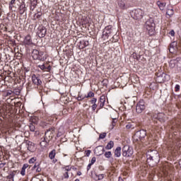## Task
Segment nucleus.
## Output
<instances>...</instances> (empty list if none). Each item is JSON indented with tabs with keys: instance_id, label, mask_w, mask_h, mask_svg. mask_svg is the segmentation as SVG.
<instances>
[{
	"instance_id": "obj_1",
	"label": "nucleus",
	"mask_w": 181,
	"mask_h": 181,
	"mask_svg": "<svg viewBox=\"0 0 181 181\" xmlns=\"http://www.w3.org/2000/svg\"><path fill=\"white\" fill-rule=\"evenodd\" d=\"M146 136V132L144 130H141L139 132H137L134 136V141H137L138 142L144 141V139Z\"/></svg>"
},
{
	"instance_id": "obj_2",
	"label": "nucleus",
	"mask_w": 181,
	"mask_h": 181,
	"mask_svg": "<svg viewBox=\"0 0 181 181\" xmlns=\"http://www.w3.org/2000/svg\"><path fill=\"white\" fill-rule=\"evenodd\" d=\"M45 141L46 144L48 142H50L52 139H53V136H54V129L53 128H51L48 129L45 134Z\"/></svg>"
},
{
	"instance_id": "obj_3",
	"label": "nucleus",
	"mask_w": 181,
	"mask_h": 181,
	"mask_svg": "<svg viewBox=\"0 0 181 181\" xmlns=\"http://www.w3.org/2000/svg\"><path fill=\"white\" fill-rule=\"evenodd\" d=\"M156 81H157V83H165V81H168V78L169 77V75L165 74V73H161V74H156Z\"/></svg>"
},
{
	"instance_id": "obj_4",
	"label": "nucleus",
	"mask_w": 181,
	"mask_h": 181,
	"mask_svg": "<svg viewBox=\"0 0 181 181\" xmlns=\"http://www.w3.org/2000/svg\"><path fill=\"white\" fill-rule=\"evenodd\" d=\"M145 108H146V106H145V102L144 100H140L136 104V112H137V114H142V112L145 111Z\"/></svg>"
},
{
	"instance_id": "obj_5",
	"label": "nucleus",
	"mask_w": 181,
	"mask_h": 181,
	"mask_svg": "<svg viewBox=\"0 0 181 181\" xmlns=\"http://www.w3.org/2000/svg\"><path fill=\"white\" fill-rule=\"evenodd\" d=\"M134 153V150L132 148L129 147V146L126 145L122 148V156H125L126 158H129Z\"/></svg>"
},
{
	"instance_id": "obj_6",
	"label": "nucleus",
	"mask_w": 181,
	"mask_h": 181,
	"mask_svg": "<svg viewBox=\"0 0 181 181\" xmlns=\"http://www.w3.org/2000/svg\"><path fill=\"white\" fill-rule=\"evenodd\" d=\"M134 19H142L144 15H145V11L141 8H137L134 11Z\"/></svg>"
},
{
	"instance_id": "obj_7",
	"label": "nucleus",
	"mask_w": 181,
	"mask_h": 181,
	"mask_svg": "<svg viewBox=\"0 0 181 181\" xmlns=\"http://www.w3.org/2000/svg\"><path fill=\"white\" fill-rule=\"evenodd\" d=\"M33 59L34 60H42V56H43V52H39L37 49H33L32 52Z\"/></svg>"
},
{
	"instance_id": "obj_8",
	"label": "nucleus",
	"mask_w": 181,
	"mask_h": 181,
	"mask_svg": "<svg viewBox=\"0 0 181 181\" xmlns=\"http://www.w3.org/2000/svg\"><path fill=\"white\" fill-rule=\"evenodd\" d=\"M71 170V167L70 165H66L62 168V172L64 179H69V172Z\"/></svg>"
},
{
	"instance_id": "obj_9",
	"label": "nucleus",
	"mask_w": 181,
	"mask_h": 181,
	"mask_svg": "<svg viewBox=\"0 0 181 181\" xmlns=\"http://www.w3.org/2000/svg\"><path fill=\"white\" fill-rule=\"evenodd\" d=\"M104 152H105V150H104V148L103 147V146H98V147H96L94 149V153L97 156H101V155H103V153H104Z\"/></svg>"
},
{
	"instance_id": "obj_10",
	"label": "nucleus",
	"mask_w": 181,
	"mask_h": 181,
	"mask_svg": "<svg viewBox=\"0 0 181 181\" xmlns=\"http://www.w3.org/2000/svg\"><path fill=\"white\" fill-rule=\"evenodd\" d=\"M23 44L25 46H30V45H33V41H32V37L30 36V35L28 34L27 36L25 37Z\"/></svg>"
},
{
	"instance_id": "obj_11",
	"label": "nucleus",
	"mask_w": 181,
	"mask_h": 181,
	"mask_svg": "<svg viewBox=\"0 0 181 181\" xmlns=\"http://www.w3.org/2000/svg\"><path fill=\"white\" fill-rule=\"evenodd\" d=\"M177 42L174 41L172 42L170 45V53H175V52H177Z\"/></svg>"
},
{
	"instance_id": "obj_12",
	"label": "nucleus",
	"mask_w": 181,
	"mask_h": 181,
	"mask_svg": "<svg viewBox=\"0 0 181 181\" xmlns=\"http://www.w3.org/2000/svg\"><path fill=\"white\" fill-rule=\"evenodd\" d=\"M155 24H150L149 23H147L146 25V30L148 31V33L150 35H152L153 32H155Z\"/></svg>"
},
{
	"instance_id": "obj_13",
	"label": "nucleus",
	"mask_w": 181,
	"mask_h": 181,
	"mask_svg": "<svg viewBox=\"0 0 181 181\" xmlns=\"http://www.w3.org/2000/svg\"><path fill=\"white\" fill-rule=\"evenodd\" d=\"M32 81L35 86H40V84H42V81L40 80V78L36 76V75L32 76Z\"/></svg>"
},
{
	"instance_id": "obj_14",
	"label": "nucleus",
	"mask_w": 181,
	"mask_h": 181,
	"mask_svg": "<svg viewBox=\"0 0 181 181\" xmlns=\"http://www.w3.org/2000/svg\"><path fill=\"white\" fill-rule=\"evenodd\" d=\"M27 149L30 152H35V144L32 141H26Z\"/></svg>"
},
{
	"instance_id": "obj_15",
	"label": "nucleus",
	"mask_w": 181,
	"mask_h": 181,
	"mask_svg": "<svg viewBox=\"0 0 181 181\" xmlns=\"http://www.w3.org/2000/svg\"><path fill=\"white\" fill-rule=\"evenodd\" d=\"M46 32H47V30H46V28L41 27L39 28V36L40 37H45L46 36Z\"/></svg>"
},
{
	"instance_id": "obj_16",
	"label": "nucleus",
	"mask_w": 181,
	"mask_h": 181,
	"mask_svg": "<svg viewBox=\"0 0 181 181\" xmlns=\"http://www.w3.org/2000/svg\"><path fill=\"white\" fill-rule=\"evenodd\" d=\"M156 5H158L159 9H160V11H164L165 8L166 6V3L165 2H162L160 1H158L156 2Z\"/></svg>"
},
{
	"instance_id": "obj_17",
	"label": "nucleus",
	"mask_w": 181,
	"mask_h": 181,
	"mask_svg": "<svg viewBox=\"0 0 181 181\" xmlns=\"http://www.w3.org/2000/svg\"><path fill=\"white\" fill-rule=\"evenodd\" d=\"M117 5L120 9H122L123 11H125L127 9V6L125 5V2L122 0H119L117 2Z\"/></svg>"
},
{
	"instance_id": "obj_18",
	"label": "nucleus",
	"mask_w": 181,
	"mask_h": 181,
	"mask_svg": "<svg viewBox=\"0 0 181 181\" xmlns=\"http://www.w3.org/2000/svg\"><path fill=\"white\" fill-rule=\"evenodd\" d=\"M28 168H29V164L28 163L23 164L21 171V175L22 176H25V175H26V169H28Z\"/></svg>"
},
{
	"instance_id": "obj_19",
	"label": "nucleus",
	"mask_w": 181,
	"mask_h": 181,
	"mask_svg": "<svg viewBox=\"0 0 181 181\" xmlns=\"http://www.w3.org/2000/svg\"><path fill=\"white\" fill-rule=\"evenodd\" d=\"M33 121V123L30 124V130L31 131V132H35V131H36V126L35 125V124H36V121H34L33 119H35V118L31 119Z\"/></svg>"
},
{
	"instance_id": "obj_20",
	"label": "nucleus",
	"mask_w": 181,
	"mask_h": 181,
	"mask_svg": "<svg viewBox=\"0 0 181 181\" xmlns=\"http://www.w3.org/2000/svg\"><path fill=\"white\" fill-rule=\"evenodd\" d=\"M121 147H117L116 149L115 150V158H119L121 156Z\"/></svg>"
},
{
	"instance_id": "obj_21",
	"label": "nucleus",
	"mask_w": 181,
	"mask_h": 181,
	"mask_svg": "<svg viewBox=\"0 0 181 181\" xmlns=\"http://www.w3.org/2000/svg\"><path fill=\"white\" fill-rule=\"evenodd\" d=\"M25 11H26V7L25 6V4L23 3L19 7L20 15H23Z\"/></svg>"
},
{
	"instance_id": "obj_22",
	"label": "nucleus",
	"mask_w": 181,
	"mask_h": 181,
	"mask_svg": "<svg viewBox=\"0 0 181 181\" xmlns=\"http://www.w3.org/2000/svg\"><path fill=\"white\" fill-rule=\"evenodd\" d=\"M112 148H114V141H110L105 146V149H107V151H110V149H112Z\"/></svg>"
},
{
	"instance_id": "obj_23",
	"label": "nucleus",
	"mask_w": 181,
	"mask_h": 181,
	"mask_svg": "<svg viewBox=\"0 0 181 181\" xmlns=\"http://www.w3.org/2000/svg\"><path fill=\"white\" fill-rule=\"evenodd\" d=\"M49 158L51 160L54 159L56 158V149H53L49 153Z\"/></svg>"
},
{
	"instance_id": "obj_24",
	"label": "nucleus",
	"mask_w": 181,
	"mask_h": 181,
	"mask_svg": "<svg viewBox=\"0 0 181 181\" xmlns=\"http://www.w3.org/2000/svg\"><path fill=\"white\" fill-rule=\"evenodd\" d=\"M158 119L160 122H165V114L160 113L158 116Z\"/></svg>"
},
{
	"instance_id": "obj_25",
	"label": "nucleus",
	"mask_w": 181,
	"mask_h": 181,
	"mask_svg": "<svg viewBox=\"0 0 181 181\" xmlns=\"http://www.w3.org/2000/svg\"><path fill=\"white\" fill-rule=\"evenodd\" d=\"M95 94L93 93V91L90 90L87 95H85V98H94Z\"/></svg>"
},
{
	"instance_id": "obj_26",
	"label": "nucleus",
	"mask_w": 181,
	"mask_h": 181,
	"mask_svg": "<svg viewBox=\"0 0 181 181\" xmlns=\"http://www.w3.org/2000/svg\"><path fill=\"white\" fill-rule=\"evenodd\" d=\"M13 177H15V174L12 173L6 177V179L8 181H14Z\"/></svg>"
},
{
	"instance_id": "obj_27",
	"label": "nucleus",
	"mask_w": 181,
	"mask_h": 181,
	"mask_svg": "<svg viewBox=\"0 0 181 181\" xmlns=\"http://www.w3.org/2000/svg\"><path fill=\"white\" fill-rule=\"evenodd\" d=\"M111 156H112V153H111V151H106L105 153V157L107 158V159H110Z\"/></svg>"
},
{
	"instance_id": "obj_28",
	"label": "nucleus",
	"mask_w": 181,
	"mask_h": 181,
	"mask_svg": "<svg viewBox=\"0 0 181 181\" xmlns=\"http://www.w3.org/2000/svg\"><path fill=\"white\" fill-rule=\"evenodd\" d=\"M134 128H135V127H134V124H132V123H128L126 125V129H134Z\"/></svg>"
},
{
	"instance_id": "obj_29",
	"label": "nucleus",
	"mask_w": 181,
	"mask_h": 181,
	"mask_svg": "<svg viewBox=\"0 0 181 181\" xmlns=\"http://www.w3.org/2000/svg\"><path fill=\"white\" fill-rule=\"evenodd\" d=\"M166 13L168 16H172L173 15V9H168Z\"/></svg>"
},
{
	"instance_id": "obj_30",
	"label": "nucleus",
	"mask_w": 181,
	"mask_h": 181,
	"mask_svg": "<svg viewBox=\"0 0 181 181\" xmlns=\"http://www.w3.org/2000/svg\"><path fill=\"white\" fill-rule=\"evenodd\" d=\"M100 103L105 104V96L102 95L100 97Z\"/></svg>"
},
{
	"instance_id": "obj_31",
	"label": "nucleus",
	"mask_w": 181,
	"mask_h": 181,
	"mask_svg": "<svg viewBox=\"0 0 181 181\" xmlns=\"http://www.w3.org/2000/svg\"><path fill=\"white\" fill-rule=\"evenodd\" d=\"M107 136V133H102L100 134L99 138L100 139H104Z\"/></svg>"
},
{
	"instance_id": "obj_32",
	"label": "nucleus",
	"mask_w": 181,
	"mask_h": 181,
	"mask_svg": "<svg viewBox=\"0 0 181 181\" xmlns=\"http://www.w3.org/2000/svg\"><path fill=\"white\" fill-rule=\"evenodd\" d=\"M110 29H111V26H107L105 28V30H107V32H106V35H110V33H111V31H110Z\"/></svg>"
},
{
	"instance_id": "obj_33",
	"label": "nucleus",
	"mask_w": 181,
	"mask_h": 181,
	"mask_svg": "<svg viewBox=\"0 0 181 181\" xmlns=\"http://www.w3.org/2000/svg\"><path fill=\"white\" fill-rule=\"evenodd\" d=\"M90 103L93 105L95 104V103H97V98H93L92 100H90Z\"/></svg>"
},
{
	"instance_id": "obj_34",
	"label": "nucleus",
	"mask_w": 181,
	"mask_h": 181,
	"mask_svg": "<svg viewBox=\"0 0 181 181\" xmlns=\"http://www.w3.org/2000/svg\"><path fill=\"white\" fill-rule=\"evenodd\" d=\"M29 163H35V162H36V158H35V157H33L32 158H30L29 160Z\"/></svg>"
},
{
	"instance_id": "obj_35",
	"label": "nucleus",
	"mask_w": 181,
	"mask_h": 181,
	"mask_svg": "<svg viewBox=\"0 0 181 181\" xmlns=\"http://www.w3.org/2000/svg\"><path fill=\"white\" fill-rule=\"evenodd\" d=\"M95 160H97V159L95 158V157H93L91 158V160H90V165H94V163H95Z\"/></svg>"
},
{
	"instance_id": "obj_36",
	"label": "nucleus",
	"mask_w": 181,
	"mask_h": 181,
	"mask_svg": "<svg viewBox=\"0 0 181 181\" xmlns=\"http://www.w3.org/2000/svg\"><path fill=\"white\" fill-rule=\"evenodd\" d=\"M180 90V85H176L175 87V91L177 93Z\"/></svg>"
},
{
	"instance_id": "obj_37",
	"label": "nucleus",
	"mask_w": 181,
	"mask_h": 181,
	"mask_svg": "<svg viewBox=\"0 0 181 181\" xmlns=\"http://www.w3.org/2000/svg\"><path fill=\"white\" fill-rule=\"evenodd\" d=\"M86 153V156H90V153H91V150H88L86 151H85Z\"/></svg>"
},
{
	"instance_id": "obj_38",
	"label": "nucleus",
	"mask_w": 181,
	"mask_h": 181,
	"mask_svg": "<svg viewBox=\"0 0 181 181\" xmlns=\"http://www.w3.org/2000/svg\"><path fill=\"white\" fill-rule=\"evenodd\" d=\"M84 98H86L85 96L81 97V96L78 95L77 98V100H78V101H83V100H84Z\"/></svg>"
},
{
	"instance_id": "obj_39",
	"label": "nucleus",
	"mask_w": 181,
	"mask_h": 181,
	"mask_svg": "<svg viewBox=\"0 0 181 181\" xmlns=\"http://www.w3.org/2000/svg\"><path fill=\"white\" fill-rule=\"evenodd\" d=\"M83 45H84L85 47H87V46H88V45H89L88 40H85L83 42Z\"/></svg>"
},
{
	"instance_id": "obj_40",
	"label": "nucleus",
	"mask_w": 181,
	"mask_h": 181,
	"mask_svg": "<svg viewBox=\"0 0 181 181\" xmlns=\"http://www.w3.org/2000/svg\"><path fill=\"white\" fill-rule=\"evenodd\" d=\"M96 109H97V104L95 103L92 105V110L93 111H95Z\"/></svg>"
},
{
	"instance_id": "obj_41",
	"label": "nucleus",
	"mask_w": 181,
	"mask_h": 181,
	"mask_svg": "<svg viewBox=\"0 0 181 181\" xmlns=\"http://www.w3.org/2000/svg\"><path fill=\"white\" fill-rule=\"evenodd\" d=\"M40 145L43 148V146H46V142H45V141H42L40 143Z\"/></svg>"
},
{
	"instance_id": "obj_42",
	"label": "nucleus",
	"mask_w": 181,
	"mask_h": 181,
	"mask_svg": "<svg viewBox=\"0 0 181 181\" xmlns=\"http://www.w3.org/2000/svg\"><path fill=\"white\" fill-rule=\"evenodd\" d=\"M169 35H171L172 36H175V30H172L170 31Z\"/></svg>"
},
{
	"instance_id": "obj_43",
	"label": "nucleus",
	"mask_w": 181,
	"mask_h": 181,
	"mask_svg": "<svg viewBox=\"0 0 181 181\" xmlns=\"http://www.w3.org/2000/svg\"><path fill=\"white\" fill-rule=\"evenodd\" d=\"M38 167H39V165L35 164V165L33 168V170H36V169H37Z\"/></svg>"
},
{
	"instance_id": "obj_44",
	"label": "nucleus",
	"mask_w": 181,
	"mask_h": 181,
	"mask_svg": "<svg viewBox=\"0 0 181 181\" xmlns=\"http://www.w3.org/2000/svg\"><path fill=\"white\" fill-rule=\"evenodd\" d=\"M91 166H93V164L89 163L87 167V170H90V169H91Z\"/></svg>"
},
{
	"instance_id": "obj_45",
	"label": "nucleus",
	"mask_w": 181,
	"mask_h": 181,
	"mask_svg": "<svg viewBox=\"0 0 181 181\" xmlns=\"http://www.w3.org/2000/svg\"><path fill=\"white\" fill-rule=\"evenodd\" d=\"M98 177L99 180H100L101 179H104V174L99 175Z\"/></svg>"
},
{
	"instance_id": "obj_46",
	"label": "nucleus",
	"mask_w": 181,
	"mask_h": 181,
	"mask_svg": "<svg viewBox=\"0 0 181 181\" xmlns=\"http://www.w3.org/2000/svg\"><path fill=\"white\" fill-rule=\"evenodd\" d=\"M103 85L105 86V87H107V79H104L103 81Z\"/></svg>"
},
{
	"instance_id": "obj_47",
	"label": "nucleus",
	"mask_w": 181,
	"mask_h": 181,
	"mask_svg": "<svg viewBox=\"0 0 181 181\" xmlns=\"http://www.w3.org/2000/svg\"><path fill=\"white\" fill-rule=\"evenodd\" d=\"M36 172H42V168H40V167H38L35 169Z\"/></svg>"
},
{
	"instance_id": "obj_48",
	"label": "nucleus",
	"mask_w": 181,
	"mask_h": 181,
	"mask_svg": "<svg viewBox=\"0 0 181 181\" xmlns=\"http://www.w3.org/2000/svg\"><path fill=\"white\" fill-rule=\"evenodd\" d=\"M104 104L105 103H100V107L103 108V107H104Z\"/></svg>"
},
{
	"instance_id": "obj_49",
	"label": "nucleus",
	"mask_w": 181,
	"mask_h": 181,
	"mask_svg": "<svg viewBox=\"0 0 181 181\" xmlns=\"http://www.w3.org/2000/svg\"><path fill=\"white\" fill-rule=\"evenodd\" d=\"M15 1H16V0H11V5H13V4H15Z\"/></svg>"
},
{
	"instance_id": "obj_50",
	"label": "nucleus",
	"mask_w": 181,
	"mask_h": 181,
	"mask_svg": "<svg viewBox=\"0 0 181 181\" xmlns=\"http://www.w3.org/2000/svg\"><path fill=\"white\" fill-rule=\"evenodd\" d=\"M45 69H46V66H45V65H42L41 66V69L45 70Z\"/></svg>"
},
{
	"instance_id": "obj_51",
	"label": "nucleus",
	"mask_w": 181,
	"mask_h": 181,
	"mask_svg": "<svg viewBox=\"0 0 181 181\" xmlns=\"http://www.w3.org/2000/svg\"><path fill=\"white\" fill-rule=\"evenodd\" d=\"M77 175L78 176H81V171H78Z\"/></svg>"
},
{
	"instance_id": "obj_52",
	"label": "nucleus",
	"mask_w": 181,
	"mask_h": 181,
	"mask_svg": "<svg viewBox=\"0 0 181 181\" xmlns=\"http://www.w3.org/2000/svg\"><path fill=\"white\" fill-rule=\"evenodd\" d=\"M53 162H54V163H56V162H57V159L53 160Z\"/></svg>"
},
{
	"instance_id": "obj_53",
	"label": "nucleus",
	"mask_w": 181,
	"mask_h": 181,
	"mask_svg": "<svg viewBox=\"0 0 181 181\" xmlns=\"http://www.w3.org/2000/svg\"><path fill=\"white\" fill-rule=\"evenodd\" d=\"M7 95H11V93H7Z\"/></svg>"
},
{
	"instance_id": "obj_54",
	"label": "nucleus",
	"mask_w": 181,
	"mask_h": 181,
	"mask_svg": "<svg viewBox=\"0 0 181 181\" xmlns=\"http://www.w3.org/2000/svg\"><path fill=\"white\" fill-rule=\"evenodd\" d=\"M119 181H124L122 179H119Z\"/></svg>"
},
{
	"instance_id": "obj_55",
	"label": "nucleus",
	"mask_w": 181,
	"mask_h": 181,
	"mask_svg": "<svg viewBox=\"0 0 181 181\" xmlns=\"http://www.w3.org/2000/svg\"><path fill=\"white\" fill-rule=\"evenodd\" d=\"M48 70H50V66L48 67Z\"/></svg>"
}]
</instances>
